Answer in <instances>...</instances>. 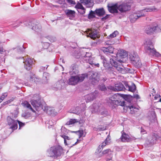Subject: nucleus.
I'll list each match as a JSON object with an SVG mask.
<instances>
[{"label": "nucleus", "mask_w": 161, "mask_h": 161, "mask_svg": "<svg viewBox=\"0 0 161 161\" xmlns=\"http://www.w3.org/2000/svg\"><path fill=\"white\" fill-rule=\"evenodd\" d=\"M96 105V104H94L93 105H92V106H90V108H92L93 107H94Z\"/></svg>", "instance_id": "nucleus-54"}, {"label": "nucleus", "mask_w": 161, "mask_h": 161, "mask_svg": "<svg viewBox=\"0 0 161 161\" xmlns=\"http://www.w3.org/2000/svg\"><path fill=\"white\" fill-rule=\"evenodd\" d=\"M153 93L154 92L155 93V90H154V89H153Z\"/></svg>", "instance_id": "nucleus-60"}, {"label": "nucleus", "mask_w": 161, "mask_h": 161, "mask_svg": "<svg viewBox=\"0 0 161 161\" xmlns=\"http://www.w3.org/2000/svg\"><path fill=\"white\" fill-rule=\"evenodd\" d=\"M144 45L145 51L150 56L157 57L160 55L158 52L156 51L155 49L153 47L152 43L150 41H146Z\"/></svg>", "instance_id": "nucleus-4"}, {"label": "nucleus", "mask_w": 161, "mask_h": 161, "mask_svg": "<svg viewBox=\"0 0 161 161\" xmlns=\"http://www.w3.org/2000/svg\"><path fill=\"white\" fill-rule=\"evenodd\" d=\"M86 57L87 58H88V57H90L89 56H91L90 54L89 53H86Z\"/></svg>", "instance_id": "nucleus-53"}, {"label": "nucleus", "mask_w": 161, "mask_h": 161, "mask_svg": "<svg viewBox=\"0 0 161 161\" xmlns=\"http://www.w3.org/2000/svg\"><path fill=\"white\" fill-rule=\"evenodd\" d=\"M126 88L129 91L134 92L136 90V86L134 84H132L131 86L129 85L127 83H125Z\"/></svg>", "instance_id": "nucleus-23"}, {"label": "nucleus", "mask_w": 161, "mask_h": 161, "mask_svg": "<svg viewBox=\"0 0 161 161\" xmlns=\"http://www.w3.org/2000/svg\"><path fill=\"white\" fill-rule=\"evenodd\" d=\"M17 123H18L19 124V129H20L21 127L25 125L24 123H23L22 122H21L20 121H18V120H17Z\"/></svg>", "instance_id": "nucleus-45"}, {"label": "nucleus", "mask_w": 161, "mask_h": 161, "mask_svg": "<svg viewBox=\"0 0 161 161\" xmlns=\"http://www.w3.org/2000/svg\"><path fill=\"white\" fill-rule=\"evenodd\" d=\"M38 80H39V79L36 77L34 75L31 76L30 79V80L32 82H34L36 83H37V82L38 81Z\"/></svg>", "instance_id": "nucleus-33"}, {"label": "nucleus", "mask_w": 161, "mask_h": 161, "mask_svg": "<svg viewBox=\"0 0 161 161\" xmlns=\"http://www.w3.org/2000/svg\"><path fill=\"white\" fill-rule=\"evenodd\" d=\"M5 52V50L3 49L2 47H0V53H2Z\"/></svg>", "instance_id": "nucleus-49"}, {"label": "nucleus", "mask_w": 161, "mask_h": 161, "mask_svg": "<svg viewBox=\"0 0 161 161\" xmlns=\"http://www.w3.org/2000/svg\"><path fill=\"white\" fill-rule=\"evenodd\" d=\"M66 16L70 19H73L75 16V12L74 10L69 9H66L64 11Z\"/></svg>", "instance_id": "nucleus-16"}, {"label": "nucleus", "mask_w": 161, "mask_h": 161, "mask_svg": "<svg viewBox=\"0 0 161 161\" xmlns=\"http://www.w3.org/2000/svg\"><path fill=\"white\" fill-rule=\"evenodd\" d=\"M31 105L35 108L37 111L41 109V104L39 99L37 100H32L31 101Z\"/></svg>", "instance_id": "nucleus-15"}, {"label": "nucleus", "mask_w": 161, "mask_h": 161, "mask_svg": "<svg viewBox=\"0 0 161 161\" xmlns=\"http://www.w3.org/2000/svg\"><path fill=\"white\" fill-rule=\"evenodd\" d=\"M66 1L70 4L75 5L76 3L75 1L73 0H66Z\"/></svg>", "instance_id": "nucleus-43"}, {"label": "nucleus", "mask_w": 161, "mask_h": 161, "mask_svg": "<svg viewBox=\"0 0 161 161\" xmlns=\"http://www.w3.org/2000/svg\"><path fill=\"white\" fill-rule=\"evenodd\" d=\"M60 60H61V61L63 63H64V62L63 59L60 58Z\"/></svg>", "instance_id": "nucleus-57"}, {"label": "nucleus", "mask_w": 161, "mask_h": 161, "mask_svg": "<svg viewBox=\"0 0 161 161\" xmlns=\"http://www.w3.org/2000/svg\"><path fill=\"white\" fill-rule=\"evenodd\" d=\"M108 88L110 90L114 91H123L125 89L124 86L121 83H119L115 84V87L112 86H108Z\"/></svg>", "instance_id": "nucleus-11"}, {"label": "nucleus", "mask_w": 161, "mask_h": 161, "mask_svg": "<svg viewBox=\"0 0 161 161\" xmlns=\"http://www.w3.org/2000/svg\"><path fill=\"white\" fill-rule=\"evenodd\" d=\"M75 8L77 10L83 8H84L83 6L80 3H78L75 6Z\"/></svg>", "instance_id": "nucleus-37"}, {"label": "nucleus", "mask_w": 161, "mask_h": 161, "mask_svg": "<svg viewBox=\"0 0 161 161\" xmlns=\"http://www.w3.org/2000/svg\"><path fill=\"white\" fill-rule=\"evenodd\" d=\"M157 10V9L154 7H150L134 13L130 16V21L134 23L139 18L145 16L146 12L156 11Z\"/></svg>", "instance_id": "nucleus-2"}, {"label": "nucleus", "mask_w": 161, "mask_h": 161, "mask_svg": "<svg viewBox=\"0 0 161 161\" xmlns=\"http://www.w3.org/2000/svg\"><path fill=\"white\" fill-rule=\"evenodd\" d=\"M107 80V78L106 77H104L103 78V81H105Z\"/></svg>", "instance_id": "nucleus-56"}, {"label": "nucleus", "mask_w": 161, "mask_h": 161, "mask_svg": "<svg viewBox=\"0 0 161 161\" xmlns=\"http://www.w3.org/2000/svg\"><path fill=\"white\" fill-rule=\"evenodd\" d=\"M107 61L105 59L103 61V64L105 69H108L109 68V64L107 63Z\"/></svg>", "instance_id": "nucleus-38"}, {"label": "nucleus", "mask_w": 161, "mask_h": 161, "mask_svg": "<svg viewBox=\"0 0 161 161\" xmlns=\"http://www.w3.org/2000/svg\"><path fill=\"white\" fill-rule=\"evenodd\" d=\"M116 49H114L113 47L110 46H109L107 47H104L103 48V51L104 52H108L110 53L113 54L114 55H115L114 51Z\"/></svg>", "instance_id": "nucleus-22"}, {"label": "nucleus", "mask_w": 161, "mask_h": 161, "mask_svg": "<svg viewBox=\"0 0 161 161\" xmlns=\"http://www.w3.org/2000/svg\"><path fill=\"white\" fill-rule=\"evenodd\" d=\"M50 77L49 74L46 72H45L43 73V82L44 83H47L48 80L49 79Z\"/></svg>", "instance_id": "nucleus-29"}, {"label": "nucleus", "mask_w": 161, "mask_h": 161, "mask_svg": "<svg viewBox=\"0 0 161 161\" xmlns=\"http://www.w3.org/2000/svg\"><path fill=\"white\" fill-rule=\"evenodd\" d=\"M62 152V148L59 146L51 147L47 151L48 155L50 157H57L60 156Z\"/></svg>", "instance_id": "nucleus-5"}, {"label": "nucleus", "mask_w": 161, "mask_h": 161, "mask_svg": "<svg viewBox=\"0 0 161 161\" xmlns=\"http://www.w3.org/2000/svg\"><path fill=\"white\" fill-rule=\"evenodd\" d=\"M94 65L97 67H99V64L98 63H94V64H92V65Z\"/></svg>", "instance_id": "nucleus-52"}, {"label": "nucleus", "mask_w": 161, "mask_h": 161, "mask_svg": "<svg viewBox=\"0 0 161 161\" xmlns=\"http://www.w3.org/2000/svg\"><path fill=\"white\" fill-rule=\"evenodd\" d=\"M97 94V92H95L93 93H91L86 96V102H89L93 100L96 97Z\"/></svg>", "instance_id": "nucleus-19"}, {"label": "nucleus", "mask_w": 161, "mask_h": 161, "mask_svg": "<svg viewBox=\"0 0 161 161\" xmlns=\"http://www.w3.org/2000/svg\"><path fill=\"white\" fill-rule=\"evenodd\" d=\"M122 134L120 138L122 142H128L131 141V138L128 135L124 132H122Z\"/></svg>", "instance_id": "nucleus-21"}, {"label": "nucleus", "mask_w": 161, "mask_h": 161, "mask_svg": "<svg viewBox=\"0 0 161 161\" xmlns=\"http://www.w3.org/2000/svg\"><path fill=\"white\" fill-rule=\"evenodd\" d=\"M80 2L88 8L91 7L93 5V0H80Z\"/></svg>", "instance_id": "nucleus-20"}, {"label": "nucleus", "mask_w": 161, "mask_h": 161, "mask_svg": "<svg viewBox=\"0 0 161 161\" xmlns=\"http://www.w3.org/2000/svg\"><path fill=\"white\" fill-rule=\"evenodd\" d=\"M7 119L8 125L10 126V129L14 130L17 128V120H14L9 116L8 117Z\"/></svg>", "instance_id": "nucleus-9"}, {"label": "nucleus", "mask_w": 161, "mask_h": 161, "mask_svg": "<svg viewBox=\"0 0 161 161\" xmlns=\"http://www.w3.org/2000/svg\"><path fill=\"white\" fill-rule=\"evenodd\" d=\"M7 95L8 94L7 93H4L2 94L1 97L3 100L7 96Z\"/></svg>", "instance_id": "nucleus-46"}, {"label": "nucleus", "mask_w": 161, "mask_h": 161, "mask_svg": "<svg viewBox=\"0 0 161 161\" xmlns=\"http://www.w3.org/2000/svg\"><path fill=\"white\" fill-rule=\"evenodd\" d=\"M130 6L127 3H123L119 5L118 10L121 13L125 12L129 10Z\"/></svg>", "instance_id": "nucleus-13"}, {"label": "nucleus", "mask_w": 161, "mask_h": 161, "mask_svg": "<svg viewBox=\"0 0 161 161\" xmlns=\"http://www.w3.org/2000/svg\"><path fill=\"white\" fill-rule=\"evenodd\" d=\"M96 14L98 16H103L105 14V11L103 8L97 9L95 10Z\"/></svg>", "instance_id": "nucleus-25"}, {"label": "nucleus", "mask_w": 161, "mask_h": 161, "mask_svg": "<svg viewBox=\"0 0 161 161\" xmlns=\"http://www.w3.org/2000/svg\"><path fill=\"white\" fill-rule=\"evenodd\" d=\"M3 100L2 98L1 97H0V103H1Z\"/></svg>", "instance_id": "nucleus-58"}, {"label": "nucleus", "mask_w": 161, "mask_h": 161, "mask_svg": "<svg viewBox=\"0 0 161 161\" xmlns=\"http://www.w3.org/2000/svg\"><path fill=\"white\" fill-rule=\"evenodd\" d=\"M115 55H111L112 57L110 60V63L119 72L123 73L124 69L120 67V64L123 63L121 59L126 57L127 54L125 51L123 49H115Z\"/></svg>", "instance_id": "nucleus-1"}, {"label": "nucleus", "mask_w": 161, "mask_h": 161, "mask_svg": "<svg viewBox=\"0 0 161 161\" xmlns=\"http://www.w3.org/2000/svg\"><path fill=\"white\" fill-rule=\"evenodd\" d=\"M110 136H108L107 138L105 139V141L102 143L98 147L97 149L96 153H100L103 148L106 145H108L110 142Z\"/></svg>", "instance_id": "nucleus-14"}, {"label": "nucleus", "mask_w": 161, "mask_h": 161, "mask_svg": "<svg viewBox=\"0 0 161 161\" xmlns=\"http://www.w3.org/2000/svg\"><path fill=\"white\" fill-rule=\"evenodd\" d=\"M61 136L64 139V143L66 145L68 146V147H71L73 146L76 145L78 141L80 140H77V141L75 142L74 144H71L72 142L71 141V138L69 137L68 136H66L64 135H61Z\"/></svg>", "instance_id": "nucleus-12"}, {"label": "nucleus", "mask_w": 161, "mask_h": 161, "mask_svg": "<svg viewBox=\"0 0 161 161\" xmlns=\"http://www.w3.org/2000/svg\"><path fill=\"white\" fill-rule=\"evenodd\" d=\"M85 33L87 34L86 36L87 37H89L93 40L98 37V35L95 30L88 29L85 31Z\"/></svg>", "instance_id": "nucleus-10"}, {"label": "nucleus", "mask_w": 161, "mask_h": 161, "mask_svg": "<svg viewBox=\"0 0 161 161\" xmlns=\"http://www.w3.org/2000/svg\"><path fill=\"white\" fill-rule=\"evenodd\" d=\"M105 129H106V128L104 127H99L98 128L97 130L100 131H103V130H105Z\"/></svg>", "instance_id": "nucleus-47"}, {"label": "nucleus", "mask_w": 161, "mask_h": 161, "mask_svg": "<svg viewBox=\"0 0 161 161\" xmlns=\"http://www.w3.org/2000/svg\"><path fill=\"white\" fill-rule=\"evenodd\" d=\"M125 105V104L124 106H122L124 107V109L127 110L128 108H129L130 110V113L131 114H134L135 113V112L136 111V110L137 109H136L135 107H134L133 106H129L128 107Z\"/></svg>", "instance_id": "nucleus-27"}, {"label": "nucleus", "mask_w": 161, "mask_h": 161, "mask_svg": "<svg viewBox=\"0 0 161 161\" xmlns=\"http://www.w3.org/2000/svg\"><path fill=\"white\" fill-rule=\"evenodd\" d=\"M160 29L158 28V25L156 23H154L151 26H147L145 30L146 33L149 34H151L156 31H160Z\"/></svg>", "instance_id": "nucleus-8"}, {"label": "nucleus", "mask_w": 161, "mask_h": 161, "mask_svg": "<svg viewBox=\"0 0 161 161\" xmlns=\"http://www.w3.org/2000/svg\"><path fill=\"white\" fill-rule=\"evenodd\" d=\"M73 132L78 133L79 138L82 137H85L86 135V132L83 130H80L77 131H74Z\"/></svg>", "instance_id": "nucleus-32"}, {"label": "nucleus", "mask_w": 161, "mask_h": 161, "mask_svg": "<svg viewBox=\"0 0 161 161\" xmlns=\"http://www.w3.org/2000/svg\"><path fill=\"white\" fill-rule=\"evenodd\" d=\"M14 100V98L13 97L10 100L4 102L3 104H2V105H5L6 104H8L10 103L11 102L13 101Z\"/></svg>", "instance_id": "nucleus-40"}, {"label": "nucleus", "mask_w": 161, "mask_h": 161, "mask_svg": "<svg viewBox=\"0 0 161 161\" xmlns=\"http://www.w3.org/2000/svg\"><path fill=\"white\" fill-rule=\"evenodd\" d=\"M119 34L118 32L115 31H114L112 34H111L109 36H108L107 38L108 39H110L114 37H115L117 35Z\"/></svg>", "instance_id": "nucleus-31"}, {"label": "nucleus", "mask_w": 161, "mask_h": 161, "mask_svg": "<svg viewBox=\"0 0 161 161\" xmlns=\"http://www.w3.org/2000/svg\"><path fill=\"white\" fill-rule=\"evenodd\" d=\"M96 14L95 11H91L88 15V18L89 19H92L95 17Z\"/></svg>", "instance_id": "nucleus-35"}, {"label": "nucleus", "mask_w": 161, "mask_h": 161, "mask_svg": "<svg viewBox=\"0 0 161 161\" xmlns=\"http://www.w3.org/2000/svg\"><path fill=\"white\" fill-rule=\"evenodd\" d=\"M134 97L136 98V99H139L140 98L139 95L137 94L134 95Z\"/></svg>", "instance_id": "nucleus-50"}, {"label": "nucleus", "mask_w": 161, "mask_h": 161, "mask_svg": "<svg viewBox=\"0 0 161 161\" xmlns=\"http://www.w3.org/2000/svg\"><path fill=\"white\" fill-rule=\"evenodd\" d=\"M119 97V94H115L110 97L108 100V103L112 108L116 107L117 106H125V102L124 100L119 101L118 100Z\"/></svg>", "instance_id": "nucleus-3"}, {"label": "nucleus", "mask_w": 161, "mask_h": 161, "mask_svg": "<svg viewBox=\"0 0 161 161\" xmlns=\"http://www.w3.org/2000/svg\"><path fill=\"white\" fill-rule=\"evenodd\" d=\"M145 132V130H142L141 131V133H143V132Z\"/></svg>", "instance_id": "nucleus-59"}, {"label": "nucleus", "mask_w": 161, "mask_h": 161, "mask_svg": "<svg viewBox=\"0 0 161 161\" xmlns=\"http://www.w3.org/2000/svg\"><path fill=\"white\" fill-rule=\"evenodd\" d=\"M114 41H108L106 42L105 43V45H111L113 44L114 43Z\"/></svg>", "instance_id": "nucleus-42"}, {"label": "nucleus", "mask_w": 161, "mask_h": 161, "mask_svg": "<svg viewBox=\"0 0 161 161\" xmlns=\"http://www.w3.org/2000/svg\"><path fill=\"white\" fill-rule=\"evenodd\" d=\"M86 60L87 61V62L90 64L92 65V64H94V59L92 57H88V58H86Z\"/></svg>", "instance_id": "nucleus-36"}, {"label": "nucleus", "mask_w": 161, "mask_h": 161, "mask_svg": "<svg viewBox=\"0 0 161 161\" xmlns=\"http://www.w3.org/2000/svg\"><path fill=\"white\" fill-rule=\"evenodd\" d=\"M24 67L27 70H30L32 67L33 63V60L30 58H27L24 61Z\"/></svg>", "instance_id": "nucleus-17"}, {"label": "nucleus", "mask_w": 161, "mask_h": 161, "mask_svg": "<svg viewBox=\"0 0 161 161\" xmlns=\"http://www.w3.org/2000/svg\"><path fill=\"white\" fill-rule=\"evenodd\" d=\"M88 76L86 74L76 76H72L69 79L68 83L69 85H75L79 82L83 81L84 79Z\"/></svg>", "instance_id": "nucleus-6"}, {"label": "nucleus", "mask_w": 161, "mask_h": 161, "mask_svg": "<svg viewBox=\"0 0 161 161\" xmlns=\"http://www.w3.org/2000/svg\"><path fill=\"white\" fill-rule=\"evenodd\" d=\"M23 106L29 109H30L31 111L33 112H35V111L31 107V105L27 101L24 102L22 103Z\"/></svg>", "instance_id": "nucleus-28"}, {"label": "nucleus", "mask_w": 161, "mask_h": 161, "mask_svg": "<svg viewBox=\"0 0 161 161\" xmlns=\"http://www.w3.org/2000/svg\"><path fill=\"white\" fill-rule=\"evenodd\" d=\"M99 89L102 91H105L107 90V88L103 84L99 86Z\"/></svg>", "instance_id": "nucleus-39"}, {"label": "nucleus", "mask_w": 161, "mask_h": 161, "mask_svg": "<svg viewBox=\"0 0 161 161\" xmlns=\"http://www.w3.org/2000/svg\"><path fill=\"white\" fill-rule=\"evenodd\" d=\"M159 102H161V98H160L159 99Z\"/></svg>", "instance_id": "nucleus-62"}, {"label": "nucleus", "mask_w": 161, "mask_h": 161, "mask_svg": "<svg viewBox=\"0 0 161 161\" xmlns=\"http://www.w3.org/2000/svg\"><path fill=\"white\" fill-rule=\"evenodd\" d=\"M95 111V108H94V110H92V112H93L94 111Z\"/></svg>", "instance_id": "nucleus-61"}, {"label": "nucleus", "mask_w": 161, "mask_h": 161, "mask_svg": "<svg viewBox=\"0 0 161 161\" xmlns=\"http://www.w3.org/2000/svg\"><path fill=\"white\" fill-rule=\"evenodd\" d=\"M160 96L159 94H157L154 97L155 99H157L158 98H160Z\"/></svg>", "instance_id": "nucleus-51"}, {"label": "nucleus", "mask_w": 161, "mask_h": 161, "mask_svg": "<svg viewBox=\"0 0 161 161\" xmlns=\"http://www.w3.org/2000/svg\"><path fill=\"white\" fill-rule=\"evenodd\" d=\"M77 11L79 13L82 14H84L85 13V9L84 8L80 9L77 10Z\"/></svg>", "instance_id": "nucleus-41"}, {"label": "nucleus", "mask_w": 161, "mask_h": 161, "mask_svg": "<svg viewBox=\"0 0 161 161\" xmlns=\"http://www.w3.org/2000/svg\"><path fill=\"white\" fill-rule=\"evenodd\" d=\"M119 5L115 4L110 6H108V9L109 12L111 13H116L118 12Z\"/></svg>", "instance_id": "nucleus-18"}, {"label": "nucleus", "mask_w": 161, "mask_h": 161, "mask_svg": "<svg viewBox=\"0 0 161 161\" xmlns=\"http://www.w3.org/2000/svg\"><path fill=\"white\" fill-rule=\"evenodd\" d=\"M158 136H155L154 135V137L153 138L155 140H156L158 138Z\"/></svg>", "instance_id": "nucleus-55"}, {"label": "nucleus", "mask_w": 161, "mask_h": 161, "mask_svg": "<svg viewBox=\"0 0 161 161\" xmlns=\"http://www.w3.org/2000/svg\"><path fill=\"white\" fill-rule=\"evenodd\" d=\"M111 151L109 149H106L102 152V154H106L108 153L109 152H111Z\"/></svg>", "instance_id": "nucleus-44"}, {"label": "nucleus", "mask_w": 161, "mask_h": 161, "mask_svg": "<svg viewBox=\"0 0 161 161\" xmlns=\"http://www.w3.org/2000/svg\"><path fill=\"white\" fill-rule=\"evenodd\" d=\"M78 122V121L76 119H70L67 122L66 124L67 125H72Z\"/></svg>", "instance_id": "nucleus-34"}, {"label": "nucleus", "mask_w": 161, "mask_h": 161, "mask_svg": "<svg viewBox=\"0 0 161 161\" xmlns=\"http://www.w3.org/2000/svg\"><path fill=\"white\" fill-rule=\"evenodd\" d=\"M91 78L92 79V81H96L95 82H97L99 80V77L98 76L97 73L96 72H92L91 73Z\"/></svg>", "instance_id": "nucleus-26"}, {"label": "nucleus", "mask_w": 161, "mask_h": 161, "mask_svg": "<svg viewBox=\"0 0 161 161\" xmlns=\"http://www.w3.org/2000/svg\"><path fill=\"white\" fill-rule=\"evenodd\" d=\"M130 60L131 63L137 67H140L141 65V63L137 54L136 53H133L131 54L130 57Z\"/></svg>", "instance_id": "nucleus-7"}, {"label": "nucleus", "mask_w": 161, "mask_h": 161, "mask_svg": "<svg viewBox=\"0 0 161 161\" xmlns=\"http://www.w3.org/2000/svg\"><path fill=\"white\" fill-rule=\"evenodd\" d=\"M49 40L51 42H53L56 40V38L55 37H52L49 39Z\"/></svg>", "instance_id": "nucleus-48"}, {"label": "nucleus", "mask_w": 161, "mask_h": 161, "mask_svg": "<svg viewBox=\"0 0 161 161\" xmlns=\"http://www.w3.org/2000/svg\"><path fill=\"white\" fill-rule=\"evenodd\" d=\"M32 26V29L35 31L39 32L41 31V26L39 24H33Z\"/></svg>", "instance_id": "nucleus-24"}, {"label": "nucleus", "mask_w": 161, "mask_h": 161, "mask_svg": "<svg viewBox=\"0 0 161 161\" xmlns=\"http://www.w3.org/2000/svg\"><path fill=\"white\" fill-rule=\"evenodd\" d=\"M44 111L49 114H52L54 111L52 108L49 107H45Z\"/></svg>", "instance_id": "nucleus-30"}]
</instances>
